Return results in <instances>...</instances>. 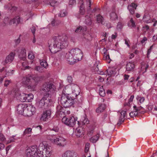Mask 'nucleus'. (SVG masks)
Masks as SVG:
<instances>
[{"label":"nucleus","mask_w":157,"mask_h":157,"mask_svg":"<svg viewBox=\"0 0 157 157\" xmlns=\"http://www.w3.org/2000/svg\"><path fill=\"white\" fill-rule=\"evenodd\" d=\"M56 91V87L53 84L49 82H45L40 89L41 94L43 95V97L36 103L38 107L40 109H45L50 106L52 101L48 98L54 94Z\"/></svg>","instance_id":"f257e3e1"},{"label":"nucleus","mask_w":157,"mask_h":157,"mask_svg":"<svg viewBox=\"0 0 157 157\" xmlns=\"http://www.w3.org/2000/svg\"><path fill=\"white\" fill-rule=\"evenodd\" d=\"M67 40V37L65 35L53 36L48 41L49 50L52 53L55 54L66 48L68 45Z\"/></svg>","instance_id":"f03ea898"},{"label":"nucleus","mask_w":157,"mask_h":157,"mask_svg":"<svg viewBox=\"0 0 157 157\" xmlns=\"http://www.w3.org/2000/svg\"><path fill=\"white\" fill-rule=\"evenodd\" d=\"M77 100L79 102H80L82 100H79L78 97H76L72 95L66 96L65 95H63L61 98L60 102L61 104L65 108L69 107L73 105Z\"/></svg>","instance_id":"7ed1b4c3"},{"label":"nucleus","mask_w":157,"mask_h":157,"mask_svg":"<svg viewBox=\"0 0 157 157\" xmlns=\"http://www.w3.org/2000/svg\"><path fill=\"white\" fill-rule=\"evenodd\" d=\"M38 151V157H49L51 154L52 147L47 144H40Z\"/></svg>","instance_id":"20e7f679"},{"label":"nucleus","mask_w":157,"mask_h":157,"mask_svg":"<svg viewBox=\"0 0 157 157\" xmlns=\"http://www.w3.org/2000/svg\"><path fill=\"white\" fill-rule=\"evenodd\" d=\"M38 151L37 146L33 145L27 148L25 153L27 157H37Z\"/></svg>","instance_id":"39448f33"},{"label":"nucleus","mask_w":157,"mask_h":157,"mask_svg":"<svg viewBox=\"0 0 157 157\" xmlns=\"http://www.w3.org/2000/svg\"><path fill=\"white\" fill-rule=\"evenodd\" d=\"M77 120V118L73 116L68 117H63L62 119L63 122L70 127H73L74 126L76 123V121H78Z\"/></svg>","instance_id":"423d86ee"},{"label":"nucleus","mask_w":157,"mask_h":157,"mask_svg":"<svg viewBox=\"0 0 157 157\" xmlns=\"http://www.w3.org/2000/svg\"><path fill=\"white\" fill-rule=\"evenodd\" d=\"M52 140L55 144L60 147H63L66 144L65 139L62 137L55 136Z\"/></svg>","instance_id":"0eeeda50"},{"label":"nucleus","mask_w":157,"mask_h":157,"mask_svg":"<svg viewBox=\"0 0 157 157\" xmlns=\"http://www.w3.org/2000/svg\"><path fill=\"white\" fill-rule=\"evenodd\" d=\"M70 86L71 87L72 93L71 94V95H72L76 97H78L80 98L81 97V95L78 96L80 93V88L77 85L74 83L70 84Z\"/></svg>","instance_id":"6e6552de"},{"label":"nucleus","mask_w":157,"mask_h":157,"mask_svg":"<svg viewBox=\"0 0 157 157\" xmlns=\"http://www.w3.org/2000/svg\"><path fill=\"white\" fill-rule=\"evenodd\" d=\"M32 77L31 76L24 78L23 79V83L28 88L33 89V84L32 83Z\"/></svg>","instance_id":"1a4fd4ad"},{"label":"nucleus","mask_w":157,"mask_h":157,"mask_svg":"<svg viewBox=\"0 0 157 157\" xmlns=\"http://www.w3.org/2000/svg\"><path fill=\"white\" fill-rule=\"evenodd\" d=\"M73 56L71 52L67 53L66 56V60L70 64H73L78 61L76 58Z\"/></svg>","instance_id":"9d476101"},{"label":"nucleus","mask_w":157,"mask_h":157,"mask_svg":"<svg viewBox=\"0 0 157 157\" xmlns=\"http://www.w3.org/2000/svg\"><path fill=\"white\" fill-rule=\"evenodd\" d=\"M71 52H73V55L78 61L80 60L83 56L81 51L78 48L73 49L71 50Z\"/></svg>","instance_id":"9b49d317"},{"label":"nucleus","mask_w":157,"mask_h":157,"mask_svg":"<svg viewBox=\"0 0 157 157\" xmlns=\"http://www.w3.org/2000/svg\"><path fill=\"white\" fill-rule=\"evenodd\" d=\"M56 114L60 117H65V111L64 108L60 105L57 106L56 109Z\"/></svg>","instance_id":"f8f14e48"},{"label":"nucleus","mask_w":157,"mask_h":157,"mask_svg":"<svg viewBox=\"0 0 157 157\" xmlns=\"http://www.w3.org/2000/svg\"><path fill=\"white\" fill-rule=\"evenodd\" d=\"M51 111L50 109L45 110L44 111L41 117V120L44 121H46L50 117Z\"/></svg>","instance_id":"ddd939ff"},{"label":"nucleus","mask_w":157,"mask_h":157,"mask_svg":"<svg viewBox=\"0 0 157 157\" xmlns=\"http://www.w3.org/2000/svg\"><path fill=\"white\" fill-rule=\"evenodd\" d=\"M126 111H122L119 114V119L117 124L120 126L124 121V117L126 114Z\"/></svg>","instance_id":"4468645a"},{"label":"nucleus","mask_w":157,"mask_h":157,"mask_svg":"<svg viewBox=\"0 0 157 157\" xmlns=\"http://www.w3.org/2000/svg\"><path fill=\"white\" fill-rule=\"evenodd\" d=\"M27 107V105L25 104H19L17 108V110L18 114L21 115H24L25 108Z\"/></svg>","instance_id":"2eb2a0df"},{"label":"nucleus","mask_w":157,"mask_h":157,"mask_svg":"<svg viewBox=\"0 0 157 157\" xmlns=\"http://www.w3.org/2000/svg\"><path fill=\"white\" fill-rule=\"evenodd\" d=\"M77 122L78 125H83L85 124H88L89 121L86 115H84L81 117L80 120L78 121Z\"/></svg>","instance_id":"dca6fc26"},{"label":"nucleus","mask_w":157,"mask_h":157,"mask_svg":"<svg viewBox=\"0 0 157 157\" xmlns=\"http://www.w3.org/2000/svg\"><path fill=\"white\" fill-rule=\"evenodd\" d=\"M115 65L116 64L114 63L113 66L109 67V77L114 76L116 74L117 68L115 67Z\"/></svg>","instance_id":"f3484780"},{"label":"nucleus","mask_w":157,"mask_h":157,"mask_svg":"<svg viewBox=\"0 0 157 157\" xmlns=\"http://www.w3.org/2000/svg\"><path fill=\"white\" fill-rule=\"evenodd\" d=\"M14 56V54L11 52L8 56L6 58L4 63V64L11 63L13 59Z\"/></svg>","instance_id":"a211bd4d"},{"label":"nucleus","mask_w":157,"mask_h":157,"mask_svg":"<svg viewBox=\"0 0 157 157\" xmlns=\"http://www.w3.org/2000/svg\"><path fill=\"white\" fill-rule=\"evenodd\" d=\"M77 154L69 151H66L62 155V157H77Z\"/></svg>","instance_id":"6ab92c4d"},{"label":"nucleus","mask_w":157,"mask_h":157,"mask_svg":"<svg viewBox=\"0 0 157 157\" xmlns=\"http://www.w3.org/2000/svg\"><path fill=\"white\" fill-rule=\"evenodd\" d=\"M19 57L21 59L24 61L26 58V50L25 48L21 49L19 55Z\"/></svg>","instance_id":"aec40b11"},{"label":"nucleus","mask_w":157,"mask_h":157,"mask_svg":"<svg viewBox=\"0 0 157 157\" xmlns=\"http://www.w3.org/2000/svg\"><path fill=\"white\" fill-rule=\"evenodd\" d=\"M18 94V96H17V97H18V98L22 102H24L26 101L27 100V98L26 96V94H25L24 93H22L21 94L19 93V92L17 93L16 94V95H17V94Z\"/></svg>","instance_id":"412c9836"},{"label":"nucleus","mask_w":157,"mask_h":157,"mask_svg":"<svg viewBox=\"0 0 157 157\" xmlns=\"http://www.w3.org/2000/svg\"><path fill=\"white\" fill-rule=\"evenodd\" d=\"M84 133V130L82 127H78L76 128L75 134L76 136L80 137L82 136Z\"/></svg>","instance_id":"4be33fe9"},{"label":"nucleus","mask_w":157,"mask_h":157,"mask_svg":"<svg viewBox=\"0 0 157 157\" xmlns=\"http://www.w3.org/2000/svg\"><path fill=\"white\" fill-rule=\"evenodd\" d=\"M20 22V18L18 16H17L13 19L10 20L9 22V25H11L12 24H17Z\"/></svg>","instance_id":"5701e85b"},{"label":"nucleus","mask_w":157,"mask_h":157,"mask_svg":"<svg viewBox=\"0 0 157 157\" xmlns=\"http://www.w3.org/2000/svg\"><path fill=\"white\" fill-rule=\"evenodd\" d=\"M41 78L40 77L37 76L33 78L32 77V83L34 86L33 88H34L37 85L39 82L41 80Z\"/></svg>","instance_id":"b1692460"},{"label":"nucleus","mask_w":157,"mask_h":157,"mask_svg":"<svg viewBox=\"0 0 157 157\" xmlns=\"http://www.w3.org/2000/svg\"><path fill=\"white\" fill-rule=\"evenodd\" d=\"M135 68V65L133 63L129 62L126 66V70L128 71H132Z\"/></svg>","instance_id":"393cba45"},{"label":"nucleus","mask_w":157,"mask_h":157,"mask_svg":"<svg viewBox=\"0 0 157 157\" xmlns=\"http://www.w3.org/2000/svg\"><path fill=\"white\" fill-rule=\"evenodd\" d=\"M86 12L84 5L82 1H81V5L79 7V13L80 15H83Z\"/></svg>","instance_id":"a878e982"},{"label":"nucleus","mask_w":157,"mask_h":157,"mask_svg":"<svg viewBox=\"0 0 157 157\" xmlns=\"http://www.w3.org/2000/svg\"><path fill=\"white\" fill-rule=\"evenodd\" d=\"M134 110H135L138 112L140 114H144L145 113V111L143 108L141 106L137 107L136 105H134L133 107Z\"/></svg>","instance_id":"bb28decb"},{"label":"nucleus","mask_w":157,"mask_h":157,"mask_svg":"<svg viewBox=\"0 0 157 157\" xmlns=\"http://www.w3.org/2000/svg\"><path fill=\"white\" fill-rule=\"evenodd\" d=\"M105 105L104 104L100 105L99 107L96 109V112L97 113H100L105 109Z\"/></svg>","instance_id":"cd10ccee"},{"label":"nucleus","mask_w":157,"mask_h":157,"mask_svg":"<svg viewBox=\"0 0 157 157\" xmlns=\"http://www.w3.org/2000/svg\"><path fill=\"white\" fill-rule=\"evenodd\" d=\"M5 7L6 9L12 11H15L17 9V7H16L14 6L11 4H8L7 6H5Z\"/></svg>","instance_id":"c85d7f7f"},{"label":"nucleus","mask_w":157,"mask_h":157,"mask_svg":"<svg viewBox=\"0 0 157 157\" xmlns=\"http://www.w3.org/2000/svg\"><path fill=\"white\" fill-rule=\"evenodd\" d=\"M85 17L86 18L85 21V23L88 25H91L92 23L91 18L87 15Z\"/></svg>","instance_id":"c756f323"},{"label":"nucleus","mask_w":157,"mask_h":157,"mask_svg":"<svg viewBox=\"0 0 157 157\" xmlns=\"http://www.w3.org/2000/svg\"><path fill=\"white\" fill-rule=\"evenodd\" d=\"M99 138V135H97L91 137L90 139V141L93 143H95L98 140Z\"/></svg>","instance_id":"7c9ffc66"},{"label":"nucleus","mask_w":157,"mask_h":157,"mask_svg":"<svg viewBox=\"0 0 157 157\" xmlns=\"http://www.w3.org/2000/svg\"><path fill=\"white\" fill-rule=\"evenodd\" d=\"M67 12L65 10H62L60 11L58 14V16L60 17H63L67 14Z\"/></svg>","instance_id":"2f4dec72"},{"label":"nucleus","mask_w":157,"mask_h":157,"mask_svg":"<svg viewBox=\"0 0 157 157\" xmlns=\"http://www.w3.org/2000/svg\"><path fill=\"white\" fill-rule=\"evenodd\" d=\"M86 27H82V26H79L77 27L75 31V32L76 33H79L81 31L82 32L83 31H86Z\"/></svg>","instance_id":"473e14b6"},{"label":"nucleus","mask_w":157,"mask_h":157,"mask_svg":"<svg viewBox=\"0 0 157 157\" xmlns=\"http://www.w3.org/2000/svg\"><path fill=\"white\" fill-rule=\"evenodd\" d=\"M28 106L27 105V107L25 108V110L24 113V115L27 116H29L32 115V112H31V111L30 109H28L27 107Z\"/></svg>","instance_id":"72a5a7b5"},{"label":"nucleus","mask_w":157,"mask_h":157,"mask_svg":"<svg viewBox=\"0 0 157 157\" xmlns=\"http://www.w3.org/2000/svg\"><path fill=\"white\" fill-rule=\"evenodd\" d=\"M99 94L101 97H104L105 96V91L103 87V86L100 88L99 90Z\"/></svg>","instance_id":"f704fd0d"},{"label":"nucleus","mask_w":157,"mask_h":157,"mask_svg":"<svg viewBox=\"0 0 157 157\" xmlns=\"http://www.w3.org/2000/svg\"><path fill=\"white\" fill-rule=\"evenodd\" d=\"M40 65L45 68H46L48 67V64L46 61L45 60H40Z\"/></svg>","instance_id":"c9c22d12"},{"label":"nucleus","mask_w":157,"mask_h":157,"mask_svg":"<svg viewBox=\"0 0 157 157\" xmlns=\"http://www.w3.org/2000/svg\"><path fill=\"white\" fill-rule=\"evenodd\" d=\"M49 4L52 6L55 7L58 4V2L53 0H51L49 2Z\"/></svg>","instance_id":"e433bc0d"},{"label":"nucleus","mask_w":157,"mask_h":157,"mask_svg":"<svg viewBox=\"0 0 157 157\" xmlns=\"http://www.w3.org/2000/svg\"><path fill=\"white\" fill-rule=\"evenodd\" d=\"M139 114L138 112L135 110V111L131 112L129 113V115L131 117H134L138 116Z\"/></svg>","instance_id":"4c0bfd02"},{"label":"nucleus","mask_w":157,"mask_h":157,"mask_svg":"<svg viewBox=\"0 0 157 157\" xmlns=\"http://www.w3.org/2000/svg\"><path fill=\"white\" fill-rule=\"evenodd\" d=\"M102 52L104 54L103 59L104 60H107V57L108 56L107 54V49L104 48L102 50Z\"/></svg>","instance_id":"58836bf2"},{"label":"nucleus","mask_w":157,"mask_h":157,"mask_svg":"<svg viewBox=\"0 0 157 157\" xmlns=\"http://www.w3.org/2000/svg\"><path fill=\"white\" fill-rule=\"evenodd\" d=\"M103 17L100 16V15H98L97 16V20L99 23H101V24H103Z\"/></svg>","instance_id":"ea45409f"},{"label":"nucleus","mask_w":157,"mask_h":157,"mask_svg":"<svg viewBox=\"0 0 157 157\" xmlns=\"http://www.w3.org/2000/svg\"><path fill=\"white\" fill-rule=\"evenodd\" d=\"M110 19L111 20H115L117 18V14L114 12H112L110 14Z\"/></svg>","instance_id":"a19ab883"},{"label":"nucleus","mask_w":157,"mask_h":157,"mask_svg":"<svg viewBox=\"0 0 157 157\" xmlns=\"http://www.w3.org/2000/svg\"><path fill=\"white\" fill-rule=\"evenodd\" d=\"M128 25H130V26L131 27H136V25L132 18H131L129 22L128 23Z\"/></svg>","instance_id":"79ce46f5"},{"label":"nucleus","mask_w":157,"mask_h":157,"mask_svg":"<svg viewBox=\"0 0 157 157\" xmlns=\"http://www.w3.org/2000/svg\"><path fill=\"white\" fill-rule=\"evenodd\" d=\"M27 109L30 110L31 112H32V115L35 112L36 109L35 107H33V106H31V105L28 106L27 107Z\"/></svg>","instance_id":"37998d69"},{"label":"nucleus","mask_w":157,"mask_h":157,"mask_svg":"<svg viewBox=\"0 0 157 157\" xmlns=\"http://www.w3.org/2000/svg\"><path fill=\"white\" fill-rule=\"evenodd\" d=\"M149 16L148 15H144L143 17V21L147 23L149 22Z\"/></svg>","instance_id":"c03bdc74"},{"label":"nucleus","mask_w":157,"mask_h":157,"mask_svg":"<svg viewBox=\"0 0 157 157\" xmlns=\"http://www.w3.org/2000/svg\"><path fill=\"white\" fill-rule=\"evenodd\" d=\"M26 96L27 98V101H29L31 99L33 98V95L31 94H26Z\"/></svg>","instance_id":"a18cd8bd"},{"label":"nucleus","mask_w":157,"mask_h":157,"mask_svg":"<svg viewBox=\"0 0 157 157\" xmlns=\"http://www.w3.org/2000/svg\"><path fill=\"white\" fill-rule=\"evenodd\" d=\"M128 9L129 10L130 13L131 14H134L135 13V10L131 6H128Z\"/></svg>","instance_id":"49530a36"},{"label":"nucleus","mask_w":157,"mask_h":157,"mask_svg":"<svg viewBox=\"0 0 157 157\" xmlns=\"http://www.w3.org/2000/svg\"><path fill=\"white\" fill-rule=\"evenodd\" d=\"M32 131V129L30 128H26L23 134L25 135L27 134L30 133Z\"/></svg>","instance_id":"de8ad7c7"},{"label":"nucleus","mask_w":157,"mask_h":157,"mask_svg":"<svg viewBox=\"0 0 157 157\" xmlns=\"http://www.w3.org/2000/svg\"><path fill=\"white\" fill-rule=\"evenodd\" d=\"M65 95L66 96H68V95H71V94H69L67 90V89H65V90H63L62 92V94L61 97H63V95Z\"/></svg>","instance_id":"09e8293b"},{"label":"nucleus","mask_w":157,"mask_h":157,"mask_svg":"<svg viewBox=\"0 0 157 157\" xmlns=\"http://www.w3.org/2000/svg\"><path fill=\"white\" fill-rule=\"evenodd\" d=\"M25 62H23L22 63V65L23 67L22 68H21V69L22 70H24L26 69H29L30 68V67L29 66H25Z\"/></svg>","instance_id":"8fccbe9b"},{"label":"nucleus","mask_w":157,"mask_h":157,"mask_svg":"<svg viewBox=\"0 0 157 157\" xmlns=\"http://www.w3.org/2000/svg\"><path fill=\"white\" fill-rule=\"evenodd\" d=\"M99 63V62L98 61H96L95 63L94 64V67H95L94 70L95 71H97L98 70V64Z\"/></svg>","instance_id":"3c124183"},{"label":"nucleus","mask_w":157,"mask_h":157,"mask_svg":"<svg viewBox=\"0 0 157 157\" xmlns=\"http://www.w3.org/2000/svg\"><path fill=\"white\" fill-rule=\"evenodd\" d=\"M67 80L68 83L71 84V83L72 82L73 78L71 76H69L67 77Z\"/></svg>","instance_id":"603ef678"},{"label":"nucleus","mask_w":157,"mask_h":157,"mask_svg":"<svg viewBox=\"0 0 157 157\" xmlns=\"http://www.w3.org/2000/svg\"><path fill=\"white\" fill-rule=\"evenodd\" d=\"M153 45H151V46H150V48L148 50H147V58H149V55L150 54V53H151V50L152 49L153 47Z\"/></svg>","instance_id":"864d4df0"},{"label":"nucleus","mask_w":157,"mask_h":157,"mask_svg":"<svg viewBox=\"0 0 157 157\" xmlns=\"http://www.w3.org/2000/svg\"><path fill=\"white\" fill-rule=\"evenodd\" d=\"M76 3L75 0H69V6H71L74 4H75Z\"/></svg>","instance_id":"5fc2aeb1"},{"label":"nucleus","mask_w":157,"mask_h":157,"mask_svg":"<svg viewBox=\"0 0 157 157\" xmlns=\"http://www.w3.org/2000/svg\"><path fill=\"white\" fill-rule=\"evenodd\" d=\"M35 70L39 72H41L42 69L40 66H36L35 67Z\"/></svg>","instance_id":"6e6d98bb"},{"label":"nucleus","mask_w":157,"mask_h":157,"mask_svg":"<svg viewBox=\"0 0 157 157\" xmlns=\"http://www.w3.org/2000/svg\"><path fill=\"white\" fill-rule=\"evenodd\" d=\"M128 6H131L132 7L134 8L135 10H136L137 5L134 2L132 3L130 5Z\"/></svg>","instance_id":"4d7b16f0"},{"label":"nucleus","mask_w":157,"mask_h":157,"mask_svg":"<svg viewBox=\"0 0 157 157\" xmlns=\"http://www.w3.org/2000/svg\"><path fill=\"white\" fill-rule=\"evenodd\" d=\"M10 21H9V18L8 17H5L4 20V23L6 25H7L8 24H9V22Z\"/></svg>","instance_id":"13d9d810"},{"label":"nucleus","mask_w":157,"mask_h":157,"mask_svg":"<svg viewBox=\"0 0 157 157\" xmlns=\"http://www.w3.org/2000/svg\"><path fill=\"white\" fill-rule=\"evenodd\" d=\"M11 82V81L10 80H6L4 84L5 86L7 87L9 84Z\"/></svg>","instance_id":"bf43d9fd"},{"label":"nucleus","mask_w":157,"mask_h":157,"mask_svg":"<svg viewBox=\"0 0 157 157\" xmlns=\"http://www.w3.org/2000/svg\"><path fill=\"white\" fill-rule=\"evenodd\" d=\"M21 36V35H20L19 37L17 39L15 40L14 41L15 42V44H17L19 43L21 41V39L20 38V37Z\"/></svg>","instance_id":"052dcab7"},{"label":"nucleus","mask_w":157,"mask_h":157,"mask_svg":"<svg viewBox=\"0 0 157 157\" xmlns=\"http://www.w3.org/2000/svg\"><path fill=\"white\" fill-rule=\"evenodd\" d=\"M94 131L93 129H89L88 131L87 135L88 136H91L92 135V133H93Z\"/></svg>","instance_id":"680f3d73"},{"label":"nucleus","mask_w":157,"mask_h":157,"mask_svg":"<svg viewBox=\"0 0 157 157\" xmlns=\"http://www.w3.org/2000/svg\"><path fill=\"white\" fill-rule=\"evenodd\" d=\"M28 57L29 59H33L34 58V56L32 54H29Z\"/></svg>","instance_id":"e2e57ef3"},{"label":"nucleus","mask_w":157,"mask_h":157,"mask_svg":"<svg viewBox=\"0 0 157 157\" xmlns=\"http://www.w3.org/2000/svg\"><path fill=\"white\" fill-rule=\"evenodd\" d=\"M31 29L32 33L33 35H34L35 33V31L36 30V27L34 26H33L31 28Z\"/></svg>","instance_id":"0e129e2a"},{"label":"nucleus","mask_w":157,"mask_h":157,"mask_svg":"<svg viewBox=\"0 0 157 157\" xmlns=\"http://www.w3.org/2000/svg\"><path fill=\"white\" fill-rule=\"evenodd\" d=\"M5 140V138L4 135L2 134H0V140L1 141H4Z\"/></svg>","instance_id":"69168bd1"},{"label":"nucleus","mask_w":157,"mask_h":157,"mask_svg":"<svg viewBox=\"0 0 157 157\" xmlns=\"http://www.w3.org/2000/svg\"><path fill=\"white\" fill-rule=\"evenodd\" d=\"M51 130L56 132H58L59 131V129L57 127H54L52 129H51Z\"/></svg>","instance_id":"338daca9"},{"label":"nucleus","mask_w":157,"mask_h":157,"mask_svg":"<svg viewBox=\"0 0 157 157\" xmlns=\"http://www.w3.org/2000/svg\"><path fill=\"white\" fill-rule=\"evenodd\" d=\"M98 79L100 82H102L104 80V78L103 77H101L100 76H98Z\"/></svg>","instance_id":"774afa93"}]
</instances>
